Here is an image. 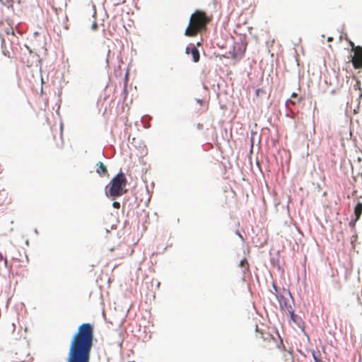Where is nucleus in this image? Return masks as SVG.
Instances as JSON below:
<instances>
[{
    "instance_id": "9b49d317",
    "label": "nucleus",
    "mask_w": 362,
    "mask_h": 362,
    "mask_svg": "<svg viewBox=\"0 0 362 362\" xmlns=\"http://www.w3.org/2000/svg\"><path fill=\"white\" fill-rule=\"evenodd\" d=\"M362 214V203L358 202L354 208V214L356 216V221H358Z\"/></svg>"
},
{
    "instance_id": "0eeeda50",
    "label": "nucleus",
    "mask_w": 362,
    "mask_h": 362,
    "mask_svg": "<svg viewBox=\"0 0 362 362\" xmlns=\"http://www.w3.org/2000/svg\"><path fill=\"white\" fill-rule=\"evenodd\" d=\"M185 52L186 54H189L191 53L192 56V59H193V61L194 62H198L199 61V50L193 47L191 49L189 48V47H186V49H185Z\"/></svg>"
},
{
    "instance_id": "4be33fe9",
    "label": "nucleus",
    "mask_w": 362,
    "mask_h": 362,
    "mask_svg": "<svg viewBox=\"0 0 362 362\" xmlns=\"http://www.w3.org/2000/svg\"><path fill=\"white\" fill-rule=\"evenodd\" d=\"M197 103H199L200 105H202L203 103V100H200V99H197Z\"/></svg>"
},
{
    "instance_id": "2eb2a0df",
    "label": "nucleus",
    "mask_w": 362,
    "mask_h": 362,
    "mask_svg": "<svg viewBox=\"0 0 362 362\" xmlns=\"http://www.w3.org/2000/svg\"><path fill=\"white\" fill-rule=\"evenodd\" d=\"M349 45L351 46V50H352V52H354V54L356 52V49L358 47H361V46H356L355 44L351 40L349 41Z\"/></svg>"
},
{
    "instance_id": "7ed1b4c3",
    "label": "nucleus",
    "mask_w": 362,
    "mask_h": 362,
    "mask_svg": "<svg viewBox=\"0 0 362 362\" xmlns=\"http://www.w3.org/2000/svg\"><path fill=\"white\" fill-rule=\"evenodd\" d=\"M127 184V179L123 173L117 175L110 182L106 192L107 195L112 197H119L126 192L124 189Z\"/></svg>"
},
{
    "instance_id": "f3484780",
    "label": "nucleus",
    "mask_w": 362,
    "mask_h": 362,
    "mask_svg": "<svg viewBox=\"0 0 362 362\" xmlns=\"http://www.w3.org/2000/svg\"><path fill=\"white\" fill-rule=\"evenodd\" d=\"M283 354L284 358H287L288 356H291V353L290 351H287L286 350H284Z\"/></svg>"
},
{
    "instance_id": "393cba45",
    "label": "nucleus",
    "mask_w": 362,
    "mask_h": 362,
    "mask_svg": "<svg viewBox=\"0 0 362 362\" xmlns=\"http://www.w3.org/2000/svg\"><path fill=\"white\" fill-rule=\"evenodd\" d=\"M358 303H359L360 305H362V302L361 301V299H360V298H359V297L358 298Z\"/></svg>"
},
{
    "instance_id": "b1692460",
    "label": "nucleus",
    "mask_w": 362,
    "mask_h": 362,
    "mask_svg": "<svg viewBox=\"0 0 362 362\" xmlns=\"http://www.w3.org/2000/svg\"><path fill=\"white\" fill-rule=\"evenodd\" d=\"M8 260L6 258L4 259V264L6 266H7Z\"/></svg>"
},
{
    "instance_id": "f257e3e1",
    "label": "nucleus",
    "mask_w": 362,
    "mask_h": 362,
    "mask_svg": "<svg viewBox=\"0 0 362 362\" xmlns=\"http://www.w3.org/2000/svg\"><path fill=\"white\" fill-rule=\"evenodd\" d=\"M94 341V327L90 323L78 326L72 336L67 362H90Z\"/></svg>"
},
{
    "instance_id": "4468645a",
    "label": "nucleus",
    "mask_w": 362,
    "mask_h": 362,
    "mask_svg": "<svg viewBox=\"0 0 362 362\" xmlns=\"http://www.w3.org/2000/svg\"><path fill=\"white\" fill-rule=\"evenodd\" d=\"M239 266L243 268L244 272L249 270V264L245 258L240 262Z\"/></svg>"
},
{
    "instance_id": "dca6fc26",
    "label": "nucleus",
    "mask_w": 362,
    "mask_h": 362,
    "mask_svg": "<svg viewBox=\"0 0 362 362\" xmlns=\"http://www.w3.org/2000/svg\"><path fill=\"white\" fill-rule=\"evenodd\" d=\"M256 95L258 97L260 94H265V91L262 88H257L256 90Z\"/></svg>"
},
{
    "instance_id": "a878e982",
    "label": "nucleus",
    "mask_w": 362,
    "mask_h": 362,
    "mask_svg": "<svg viewBox=\"0 0 362 362\" xmlns=\"http://www.w3.org/2000/svg\"><path fill=\"white\" fill-rule=\"evenodd\" d=\"M327 40H328L329 42L332 41V37H328Z\"/></svg>"
},
{
    "instance_id": "f03ea898",
    "label": "nucleus",
    "mask_w": 362,
    "mask_h": 362,
    "mask_svg": "<svg viewBox=\"0 0 362 362\" xmlns=\"http://www.w3.org/2000/svg\"><path fill=\"white\" fill-rule=\"evenodd\" d=\"M211 21V17L202 10H196L190 16L189 25L185 35L187 37H194L206 30L207 24Z\"/></svg>"
},
{
    "instance_id": "ddd939ff",
    "label": "nucleus",
    "mask_w": 362,
    "mask_h": 362,
    "mask_svg": "<svg viewBox=\"0 0 362 362\" xmlns=\"http://www.w3.org/2000/svg\"><path fill=\"white\" fill-rule=\"evenodd\" d=\"M312 356L315 362H324L322 359V355L320 351H313Z\"/></svg>"
},
{
    "instance_id": "6ab92c4d",
    "label": "nucleus",
    "mask_w": 362,
    "mask_h": 362,
    "mask_svg": "<svg viewBox=\"0 0 362 362\" xmlns=\"http://www.w3.org/2000/svg\"><path fill=\"white\" fill-rule=\"evenodd\" d=\"M91 29L93 30V31H95L97 29H98V24L96 22H94L92 25H91Z\"/></svg>"
},
{
    "instance_id": "39448f33",
    "label": "nucleus",
    "mask_w": 362,
    "mask_h": 362,
    "mask_svg": "<svg viewBox=\"0 0 362 362\" xmlns=\"http://www.w3.org/2000/svg\"><path fill=\"white\" fill-rule=\"evenodd\" d=\"M13 6L12 4L8 5L4 4L0 1V16L2 19L8 18L13 13Z\"/></svg>"
},
{
    "instance_id": "a211bd4d",
    "label": "nucleus",
    "mask_w": 362,
    "mask_h": 362,
    "mask_svg": "<svg viewBox=\"0 0 362 362\" xmlns=\"http://www.w3.org/2000/svg\"><path fill=\"white\" fill-rule=\"evenodd\" d=\"M112 206H113L115 209H119V208H120V204H119V202H113V204H112Z\"/></svg>"
},
{
    "instance_id": "aec40b11",
    "label": "nucleus",
    "mask_w": 362,
    "mask_h": 362,
    "mask_svg": "<svg viewBox=\"0 0 362 362\" xmlns=\"http://www.w3.org/2000/svg\"><path fill=\"white\" fill-rule=\"evenodd\" d=\"M357 221L355 220H353L351 221L350 223H349V226L351 227V228H354L355 227V225H356V223Z\"/></svg>"
},
{
    "instance_id": "1a4fd4ad",
    "label": "nucleus",
    "mask_w": 362,
    "mask_h": 362,
    "mask_svg": "<svg viewBox=\"0 0 362 362\" xmlns=\"http://www.w3.org/2000/svg\"><path fill=\"white\" fill-rule=\"evenodd\" d=\"M98 168L96 169V172L100 176H108L107 170L105 167V165L102 162H98L97 163Z\"/></svg>"
},
{
    "instance_id": "9d476101",
    "label": "nucleus",
    "mask_w": 362,
    "mask_h": 362,
    "mask_svg": "<svg viewBox=\"0 0 362 362\" xmlns=\"http://www.w3.org/2000/svg\"><path fill=\"white\" fill-rule=\"evenodd\" d=\"M280 305H281V308H283V309L286 308L288 310V313L290 314L291 320L293 322H296V315L294 314V312L292 310L291 306V305L287 306L286 303L283 305L281 301H280Z\"/></svg>"
},
{
    "instance_id": "20e7f679",
    "label": "nucleus",
    "mask_w": 362,
    "mask_h": 362,
    "mask_svg": "<svg viewBox=\"0 0 362 362\" xmlns=\"http://www.w3.org/2000/svg\"><path fill=\"white\" fill-rule=\"evenodd\" d=\"M13 6L12 4L8 5L4 4L0 1V16L2 19L8 18L13 13Z\"/></svg>"
},
{
    "instance_id": "412c9836",
    "label": "nucleus",
    "mask_w": 362,
    "mask_h": 362,
    "mask_svg": "<svg viewBox=\"0 0 362 362\" xmlns=\"http://www.w3.org/2000/svg\"><path fill=\"white\" fill-rule=\"evenodd\" d=\"M203 127H204V125H203V124H202V123H198V124H197V129H199V130L202 129H203Z\"/></svg>"
},
{
    "instance_id": "5701e85b",
    "label": "nucleus",
    "mask_w": 362,
    "mask_h": 362,
    "mask_svg": "<svg viewBox=\"0 0 362 362\" xmlns=\"http://www.w3.org/2000/svg\"><path fill=\"white\" fill-rule=\"evenodd\" d=\"M236 233L238 234V236H239L242 240H243L242 235L240 234L238 231H237Z\"/></svg>"
},
{
    "instance_id": "423d86ee",
    "label": "nucleus",
    "mask_w": 362,
    "mask_h": 362,
    "mask_svg": "<svg viewBox=\"0 0 362 362\" xmlns=\"http://www.w3.org/2000/svg\"><path fill=\"white\" fill-rule=\"evenodd\" d=\"M351 63L355 69H362V47L356 49V52L351 59Z\"/></svg>"
},
{
    "instance_id": "bb28decb",
    "label": "nucleus",
    "mask_w": 362,
    "mask_h": 362,
    "mask_svg": "<svg viewBox=\"0 0 362 362\" xmlns=\"http://www.w3.org/2000/svg\"><path fill=\"white\" fill-rule=\"evenodd\" d=\"M0 257H1V259H3V256L2 255H0Z\"/></svg>"
},
{
    "instance_id": "f8f14e48",
    "label": "nucleus",
    "mask_w": 362,
    "mask_h": 362,
    "mask_svg": "<svg viewBox=\"0 0 362 362\" xmlns=\"http://www.w3.org/2000/svg\"><path fill=\"white\" fill-rule=\"evenodd\" d=\"M63 146H64V141H63V137H62V129L59 139L56 141L55 145L53 146V148H57V149H61V148H62Z\"/></svg>"
},
{
    "instance_id": "6e6552de",
    "label": "nucleus",
    "mask_w": 362,
    "mask_h": 362,
    "mask_svg": "<svg viewBox=\"0 0 362 362\" xmlns=\"http://www.w3.org/2000/svg\"><path fill=\"white\" fill-rule=\"evenodd\" d=\"M302 100L303 98L301 97H299L297 93H292L291 98L286 102V105H288L291 104L292 105H296L300 103Z\"/></svg>"
}]
</instances>
